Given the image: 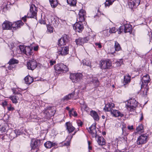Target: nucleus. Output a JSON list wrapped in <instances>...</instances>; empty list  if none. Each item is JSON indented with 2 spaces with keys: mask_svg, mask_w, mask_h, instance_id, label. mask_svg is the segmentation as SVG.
I'll return each instance as SVG.
<instances>
[{
  "mask_svg": "<svg viewBox=\"0 0 152 152\" xmlns=\"http://www.w3.org/2000/svg\"><path fill=\"white\" fill-rule=\"evenodd\" d=\"M61 64H58L55 66L54 68L56 72L58 73L62 72Z\"/></svg>",
  "mask_w": 152,
  "mask_h": 152,
  "instance_id": "2f4dec72",
  "label": "nucleus"
},
{
  "mask_svg": "<svg viewBox=\"0 0 152 152\" xmlns=\"http://www.w3.org/2000/svg\"><path fill=\"white\" fill-rule=\"evenodd\" d=\"M114 107V104L113 103H109L105 105V107L104 108V109L106 111H110L111 112V111L113 110L112 108Z\"/></svg>",
  "mask_w": 152,
  "mask_h": 152,
  "instance_id": "4be33fe9",
  "label": "nucleus"
},
{
  "mask_svg": "<svg viewBox=\"0 0 152 152\" xmlns=\"http://www.w3.org/2000/svg\"><path fill=\"white\" fill-rule=\"evenodd\" d=\"M70 145L69 141H67L66 142L64 143V145L66 146H68Z\"/></svg>",
  "mask_w": 152,
  "mask_h": 152,
  "instance_id": "4d7b16f0",
  "label": "nucleus"
},
{
  "mask_svg": "<svg viewBox=\"0 0 152 152\" xmlns=\"http://www.w3.org/2000/svg\"><path fill=\"white\" fill-rule=\"evenodd\" d=\"M91 115L93 118L94 120L98 121L99 119V116L97 113L93 110H92L90 112Z\"/></svg>",
  "mask_w": 152,
  "mask_h": 152,
  "instance_id": "cd10ccee",
  "label": "nucleus"
},
{
  "mask_svg": "<svg viewBox=\"0 0 152 152\" xmlns=\"http://www.w3.org/2000/svg\"><path fill=\"white\" fill-rule=\"evenodd\" d=\"M142 80V84H143V85H146L147 86L148 83L150 80L149 75L147 74L143 76Z\"/></svg>",
  "mask_w": 152,
  "mask_h": 152,
  "instance_id": "a211bd4d",
  "label": "nucleus"
},
{
  "mask_svg": "<svg viewBox=\"0 0 152 152\" xmlns=\"http://www.w3.org/2000/svg\"><path fill=\"white\" fill-rule=\"evenodd\" d=\"M61 66L62 72L64 71L66 72L68 71V68L66 65L61 63Z\"/></svg>",
  "mask_w": 152,
  "mask_h": 152,
  "instance_id": "ea45409f",
  "label": "nucleus"
},
{
  "mask_svg": "<svg viewBox=\"0 0 152 152\" xmlns=\"http://www.w3.org/2000/svg\"><path fill=\"white\" fill-rule=\"evenodd\" d=\"M19 48L21 52L24 54L25 51V49H26V47H24L23 46L20 45Z\"/></svg>",
  "mask_w": 152,
  "mask_h": 152,
  "instance_id": "c03bdc74",
  "label": "nucleus"
},
{
  "mask_svg": "<svg viewBox=\"0 0 152 152\" xmlns=\"http://www.w3.org/2000/svg\"><path fill=\"white\" fill-rule=\"evenodd\" d=\"M123 63L122 60H120L119 61H117L115 62V64L116 66H120Z\"/></svg>",
  "mask_w": 152,
  "mask_h": 152,
  "instance_id": "79ce46f5",
  "label": "nucleus"
},
{
  "mask_svg": "<svg viewBox=\"0 0 152 152\" xmlns=\"http://www.w3.org/2000/svg\"><path fill=\"white\" fill-rule=\"evenodd\" d=\"M86 12L83 10H80L79 13V17L77 18V20L81 22H83L85 20V17L86 16Z\"/></svg>",
  "mask_w": 152,
  "mask_h": 152,
  "instance_id": "4468645a",
  "label": "nucleus"
},
{
  "mask_svg": "<svg viewBox=\"0 0 152 152\" xmlns=\"http://www.w3.org/2000/svg\"><path fill=\"white\" fill-rule=\"evenodd\" d=\"M22 95L20 94H18L17 96H13L10 97V98L12 100V102L16 103L18 102L17 99L18 98H22Z\"/></svg>",
  "mask_w": 152,
  "mask_h": 152,
  "instance_id": "aec40b11",
  "label": "nucleus"
},
{
  "mask_svg": "<svg viewBox=\"0 0 152 152\" xmlns=\"http://www.w3.org/2000/svg\"><path fill=\"white\" fill-rule=\"evenodd\" d=\"M24 80L26 84H30L33 82L34 80L31 77L27 76L25 78Z\"/></svg>",
  "mask_w": 152,
  "mask_h": 152,
  "instance_id": "c85d7f7f",
  "label": "nucleus"
},
{
  "mask_svg": "<svg viewBox=\"0 0 152 152\" xmlns=\"http://www.w3.org/2000/svg\"><path fill=\"white\" fill-rule=\"evenodd\" d=\"M141 117L140 118V121H141V120H142L143 119V115H142V113L141 114Z\"/></svg>",
  "mask_w": 152,
  "mask_h": 152,
  "instance_id": "680f3d73",
  "label": "nucleus"
},
{
  "mask_svg": "<svg viewBox=\"0 0 152 152\" xmlns=\"http://www.w3.org/2000/svg\"><path fill=\"white\" fill-rule=\"evenodd\" d=\"M25 51L24 54H26L27 56L30 55H31L32 51V49L29 46L26 47V49H25Z\"/></svg>",
  "mask_w": 152,
  "mask_h": 152,
  "instance_id": "7c9ffc66",
  "label": "nucleus"
},
{
  "mask_svg": "<svg viewBox=\"0 0 152 152\" xmlns=\"http://www.w3.org/2000/svg\"><path fill=\"white\" fill-rule=\"evenodd\" d=\"M77 123L78 125L79 126H82L83 124L82 122L80 120H79L77 121Z\"/></svg>",
  "mask_w": 152,
  "mask_h": 152,
  "instance_id": "8fccbe9b",
  "label": "nucleus"
},
{
  "mask_svg": "<svg viewBox=\"0 0 152 152\" xmlns=\"http://www.w3.org/2000/svg\"><path fill=\"white\" fill-rule=\"evenodd\" d=\"M17 131L16 130H14L13 132L12 133V134H13V133H14L15 134H16V132Z\"/></svg>",
  "mask_w": 152,
  "mask_h": 152,
  "instance_id": "338daca9",
  "label": "nucleus"
},
{
  "mask_svg": "<svg viewBox=\"0 0 152 152\" xmlns=\"http://www.w3.org/2000/svg\"><path fill=\"white\" fill-rule=\"evenodd\" d=\"M115 0H106V1L104 3L105 6H109L112 4L113 3Z\"/></svg>",
  "mask_w": 152,
  "mask_h": 152,
  "instance_id": "58836bf2",
  "label": "nucleus"
},
{
  "mask_svg": "<svg viewBox=\"0 0 152 152\" xmlns=\"http://www.w3.org/2000/svg\"><path fill=\"white\" fill-rule=\"evenodd\" d=\"M50 4L52 7L55 8L58 4L57 0H49Z\"/></svg>",
  "mask_w": 152,
  "mask_h": 152,
  "instance_id": "f704fd0d",
  "label": "nucleus"
},
{
  "mask_svg": "<svg viewBox=\"0 0 152 152\" xmlns=\"http://www.w3.org/2000/svg\"><path fill=\"white\" fill-rule=\"evenodd\" d=\"M118 34H120L123 31L125 33L132 32V27L130 25L126 24L120 26L117 30Z\"/></svg>",
  "mask_w": 152,
  "mask_h": 152,
  "instance_id": "39448f33",
  "label": "nucleus"
},
{
  "mask_svg": "<svg viewBox=\"0 0 152 152\" xmlns=\"http://www.w3.org/2000/svg\"><path fill=\"white\" fill-rule=\"evenodd\" d=\"M137 102L134 99H131L128 100L127 109L131 111H133L137 106Z\"/></svg>",
  "mask_w": 152,
  "mask_h": 152,
  "instance_id": "7ed1b4c3",
  "label": "nucleus"
},
{
  "mask_svg": "<svg viewBox=\"0 0 152 152\" xmlns=\"http://www.w3.org/2000/svg\"><path fill=\"white\" fill-rule=\"evenodd\" d=\"M88 145H90L91 144V142L89 141H88Z\"/></svg>",
  "mask_w": 152,
  "mask_h": 152,
  "instance_id": "774afa93",
  "label": "nucleus"
},
{
  "mask_svg": "<svg viewBox=\"0 0 152 152\" xmlns=\"http://www.w3.org/2000/svg\"><path fill=\"white\" fill-rule=\"evenodd\" d=\"M83 65L91 67V62L89 60H83Z\"/></svg>",
  "mask_w": 152,
  "mask_h": 152,
  "instance_id": "4c0bfd02",
  "label": "nucleus"
},
{
  "mask_svg": "<svg viewBox=\"0 0 152 152\" xmlns=\"http://www.w3.org/2000/svg\"><path fill=\"white\" fill-rule=\"evenodd\" d=\"M7 104V102L6 101H4L2 103V105L3 106L5 107L6 106Z\"/></svg>",
  "mask_w": 152,
  "mask_h": 152,
  "instance_id": "5fc2aeb1",
  "label": "nucleus"
},
{
  "mask_svg": "<svg viewBox=\"0 0 152 152\" xmlns=\"http://www.w3.org/2000/svg\"><path fill=\"white\" fill-rule=\"evenodd\" d=\"M115 50L116 51H119L121 49L120 45L117 41L115 42Z\"/></svg>",
  "mask_w": 152,
  "mask_h": 152,
  "instance_id": "e433bc0d",
  "label": "nucleus"
},
{
  "mask_svg": "<svg viewBox=\"0 0 152 152\" xmlns=\"http://www.w3.org/2000/svg\"><path fill=\"white\" fill-rule=\"evenodd\" d=\"M143 129V127L142 124H140L137 127L136 129L137 132L142 131Z\"/></svg>",
  "mask_w": 152,
  "mask_h": 152,
  "instance_id": "37998d69",
  "label": "nucleus"
},
{
  "mask_svg": "<svg viewBox=\"0 0 152 152\" xmlns=\"http://www.w3.org/2000/svg\"><path fill=\"white\" fill-rule=\"evenodd\" d=\"M12 91L13 92V94H15V88H12Z\"/></svg>",
  "mask_w": 152,
  "mask_h": 152,
  "instance_id": "052dcab7",
  "label": "nucleus"
},
{
  "mask_svg": "<svg viewBox=\"0 0 152 152\" xmlns=\"http://www.w3.org/2000/svg\"><path fill=\"white\" fill-rule=\"evenodd\" d=\"M95 45H96V46H98V47L99 48H101L102 47V46L100 44V43H95Z\"/></svg>",
  "mask_w": 152,
  "mask_h": 152,
  "instance_id": "864d4df0",
  "label": "nucleus"
},
{
  "mask_svg": "<svg viewBox=\"0 0 152 152\" xmlns=\"http://www.w3.org/2000/svg\"><path fill=\"white\" fill-rule=\"evenodd\" d=\"M73 110V108H72L71 110H69V115L70 117H71L72 115L74 116L75 117L77 116V114L76 111H74L73 112V113H72V111Z\"/></svg>",
  "mask_w": 152,
  "mask_h": 152,
  "instance_id": "a19ab883",
  "label": "nucleus"
},
{
  "mask_svg": "<svg viewBox=\"0 0 152 152\" xmlns=\"http://www.w3.org/2000/svg\"><path fill=\"white\" fill-rule=\"evenodd\" d=\"M88 132L91 135L92 137H96L97 136V131L96 129L95 124H93L88 129Z\"/></svg>",
  "mask_w": 152,
  "mask_h": 152,
  "instance_id": "9d476101",
  "label": "nucleus"
},
{
  "mask_svg": "<svg viewBox=\"0 0 152 152\" xmlns=\"http://www.w3.org/2000/svg\"><path fill=\"white\" fill-rule=\"evenodd\" d=\"M148 136L146 134L141 135L137 138L136 143L138 145H142L146 143L148 140Z\"/></svg>",
  "mask_w": 152,
  "mask_h": 152,
  "instance_id": "423d86ee",
  "label": "nucleus"
},
{
  "mask_svg": "<svg viewBox=\"0 0 152 152\" xmlns=\"http://www.w3.org/2000/svg\"><path fill=\"white\" fill-rule=\"evenodd\" d=\"M116 32L115 28V27H113L110 28L109 32L111 33H115Z\"/></svg>",
  "mask_w": 152,
  "mask_h": 152,
  "instance_id": "49530a36",
  "label": "nucleus"
},
{
  "mask_svg": "<svg viewBox=\"0 0 152 152\" xmlns=\"http://www.w3.org/2000/svg\"><path fill=\"white\" fill-rule=\"evenodd\" d=\"M128 129L129 130L132 129H133V126H129L128 127Z\"/></svg>",
  "mask_w": 152,
  "mask_h": 152,
  "instance_id": "13d9d810",
  "label": "nucleus"
},
{
  "mask_svg": "<svg viewBox=\"0 0 152 152\" xmlns=\"http://www.w3.org/2000/svg\"><path fill=\"white\" fill-rule=\"evenodd\" d=\"M19 62V61L15 58H12L10 59L8 62L9 66H8V68L9 69H11L12 68L11 67V65L12 64H18Z\"/></svg>",
  "mask_w": 152,
  "mask_h": 152,
  "instance_id": "b1692460",
  "label": "nucleus"
},
{
  "mask_svg": "<svg viewBox=\"0 0 152 152\" xmlns=\"http://www.w3.org/2000/svg\"><path fill=\"white\" fill-rule=\"evenodd\" d=\"M68 37L67 35L66 34H64L62 37L59 39L58 42V45L59 46L65 45L69 41Z\"/></svg>",
  "mask_w": 152,
  "mask_h": 152,
  "instance_id": "f8f14e48",
  "label": "nucleus"
},
{
  "mask_svg": "<svg viewBox=\"0 0 152 152\" xmlns=\"http://www.w3.org/2000/svg\"><path fill=\"white\" fill-rule=\"evenodd\" d=\"M99 66L100 68L102 69H109L112 67V63L108 59L105 60H101L100 62Z\"/></svg>",
  "mask_w": 152,
  "mask_h": 152,
  "instance_id": "f257e3e1",
  "label": "nucleus"
},
{
  "mask_svg": "<svg viewBox=\"0 0 152 152\" xmlns=\"http://www.w3.org/2000/svg\"><path fill=\"white\" fill-rule=\"evenodd\" d=\"M66 129L69 133L72 132L75 129L74 127L73 126L70 122H67L66 124Z\"/></svg>",
  "mask_w": 152,
  "mask_h": 152,
  "instance_id": "393cba45",
  "label": "nucleus"
},
{
  "mask_svg": "<svg viewBox=\"0 0 152 152\" xmlns=\"http://www.w3.org/2000/svg\"><path fill=\"white\" fill-rule=\"evenodd\" d=\"M110 113L113 116L115 117H118L119 116L122 117L123 116V114H121L117 110H113Z\"/></svg>",
  "mask_w": 152,
  "mask_h": 152,
  "instance_id": "5701e85b",
  "label": "nucleus"
},
{
  "mask_svg": "<svg viewBox=\"0 0 152 152\" xmlns=\"http://www.w3.org/2000/svg\"><path fill=\"white\" fill-rule=\"evenodd\" d=\"M140 0H134L132 2L129 3V4L131 5V7H133L138 6L140 3Z\"/></svg>",
  "mask_w": 152,
  "mask_h": 152,
  "instance_id": "bb28decb",
  "label": "nucleus"
},
{
  "mask_svg": "<svg viewBox=\"0 0 152 152\" xmlns=\"http://www.w3.org/2000/svg\"><path fill=\"white\" fill-rule=\"evenodd\" d=\"M131 77L129 75H126L124 76V80L123 83L124 85L130 83Z\"/></svg>",
  "mask_w": 152,
  "mask_h": 152,
  "instance_id": "a878e982",
  "label": "nucleus"
},
{
  "mask_svg": "<svg viewBox=\"0 0 152 152\" xmlns=\"http://www.w3.org/2000/svg\"><path fill=\"white\" fill-rule=\"evenodd\" d=\"M38 49V46H37L34 47V49L35 51H37Z\"/></svg>",
  "mask_w": 152,
  "mask_h": 152,
  "instance_id": "bf43d9fd",
  "label": "nucleus"
},
{
  "mask_svg": "<svg viewBox=\"0 0 152 152\" xmlns=\"http://www.w3.org/2000/svg\"><path fill=\"white\" fill-rule=\"evenodd\" d=\"M7 108L9 111L13 110L14 109L13 107H8Z\"/></svg>",
  "mask_w": 152,
  "mask_h": 152,
  "instance_id": "6e6d98bb",
  "label": "nucleus"
},
{
  "mask_svg": "<svg viewBox=\"0 0 152 152\" xmlns=\"http://www.w3.org/2000/svg\"><path fill=\"white\" fill-rule=\"evenodd\" d=\"M11 23L7 21H5L2 25L3 28L4 30L11 29Z\"/></svg>",
  "mask_w": 152,
  "mask_h": 152,
  "instance_id": "412c9836",
  "label": "nucleus"
},
{
  "mask_svg": "<svg viewBox=\"0 0 152 152\" xmlns=\"http://www.w3.org/2000/svg\"><path fill=\"white\" fill-rule=\"evenodd\" d=\"M81 105V107L83 109H86L87 107V106L86 104H84V102H83V103H80Z\"/></svg>",
  "mask_w": 152,
  "mask_h": 152,
  "instance_id": "09e8293b",
  "label": "nucleus"
},
{
  "mask_svg": "<svg viewBox=\"0 0 152 152\" xmlns=\"http://www.w3.org/2000/svg\"><path fill=\"white\" fill-rule=\"evenodd\" d=\"M58 53L59 54L65 56L69 53V48L68 46L59 47L58 49Z\"/></svg>",
  "mask_w": 152,
  "mask_h": 152,
  "instance_id": "1a4fd4ad",
  "label": "nucleus"
},
{
  "mask_svg": "<svg viewBox=\"0 0 152 152\" xmlns=\"http://www.w3.org/2000/svg\"><path fill=\"white\" fill-rule=\"evenodd\" d=\"M55 143H53L50 141H47L44 144V145L47 148H50L54 146Z\"/></svg>",
  "mask_w": 152,
  "mask_h": 152,
  "instance_id": "473e14b6",
  "label": "nucleus"
},
{
  "mask_svg": "<svg viewBox=\"0 0 152 152\" xmlns=\"http://www.w3.org/2000/svg\"><path fill=\"white\" fill-rule=\"evenodd\" d=\"M67 3L68 4L72 6L76 5V1L75 0H67Z\"/></svg>",
  "mask_w": 152,
  "mask_h": 152,
  "instance_id": "c9c22d12",
  "label": "nucleus"
},
{
  "mask_svg": "<svg viewBox=\"0 0 152 152\" xmlns=\"http://www.w3.org/2000/svg\"><path fill=\"white\" fill-rule=\"evenodd\" d=\"M87 77L88 79H89L88 81L92 82L95 86L97 87L99 85V82L97 78H93L92 76L89 77V76H87Z\"/></svg>",
  "mask_w": 152,
  "mask_h": 152,
  "instance_id": "f3484780",
  "label": "nucleus"
},
{
  "mask_svg": "<svg viewBox=\"0 0 152 152\" xmlns=\"http://www.w3.org/2000/svg\"><path fill=\"white\" fill-rule=\"evenodd\" d=\"M27 17V16L25 15L24 17H23L22 18V20H23V21L25 22L26 21V18Z\"/></svg>",
  "mask_w": 152,
  "mask_h": 152,
  "instance_id": "603ef678",
  "label": "nucleus"
},
{
  "mask_svg": "<svg viewBox=\"0 0 152 152\" xmlns=\"http://www.w3.org/2000/svg\"><path fill=\"white\" fill-rule=\"evenodd\" d=\"M66 109L68 110H69V108L68 107H66Z\"/></svg>",
  "mask_w": 152,
  "mask_h": 152,
  "instance_id": "69168bd1",
  "label": "nucleus"
},
{
  "mask_svg": "<svg viewBox=\"0 0 152 152\" xmlns=\"http://www.w3.org/2000/svg\"><path fill=\"white\" fill-rule=\"evenodd\" d=\"M150 42L152 43V33H151V37L150 39Z\"/></svg>",
  "mask_w": 152,
  "mask_h": 152,
  "instance_id": "e2e57ef3",
  "label": "nucleus"
},
{
  "mask_svg": "<svg viewBox=\"0 0 152 152\" xmlns=\"http://www.w3.org/2000/svg\"><path fill=\"white\" fill-rule=\"evenodd\" d=\"M148 89V88L147 86H146V85H143V84H142L141 86V93L143 96H145L147 95Z\"/></svg>",
  "mask_w": 152,
  "mask_h": 152,
  "instance_id": "dca6fc26",
  "label": "nucleus"
},
{
  "mask_svg": "<svg viewBox=\"0 0 152 152\" xmlns=\"http://www.w3.org/2000/svg\"><path fill=\"white\" fill-rule=\"evenodd\" d=\"M40 143V141L38 140H35L34 139L32 140L30 144L31 149L34 150L38 148Z\"/></svg>",
  "mask_w": 152,
  "mask_h": 152,
  "instance_id": "ddd939ff",
  "label": "nucleus"
},
{
  "mask_svg": "<svg viewBox=\"0 0 152 152\" xmlns=\"http://www.w3.org/2000/svg\"><path fill=\"white\" fill-rule=\"evenodd\" d=\"M47 31L50 33L52 32H53V29L52 27L51 26H48V27Z\"/></svg>",
  "mask_w": 152,
  "mask_h": 152,
  "instance_id": "de8ad7c7",
  "label": "nucleus"
},
{
  "mask_svg": "<svg viewBox=\"0 0 152 152\" xmlns=\"http://www.w3.org/2000/svg\"><path fill=\"white\" fill-rule=\"evenodd\" d=\"M37 66V61L34 60L29 61L27 63V67L29 69L33 70Z\"/></svg>",
  "mask_w": 152,
  "mask_h": 152,
  "instance_id": "9b49d317",
  "label": "nucleus"
},
{
  "mask_svg": "<svg viewBox=\"0 0 152 152\" xmlns=\"http://www.w3.org/2000/svg\"><path fill=\"white\" fill-rule=\"evenodd\" d=\"M75 94V93L72 92L69 94L68 95L65 96L63 98L64 100H68L73 98Z\"/></svg>",
  "mask_w": 152,
  "mask_h": 152,
  "instance_id": "72a5a7b5",
  "label": "nucleus"
},
{
  "mask_svg": "<svg viewBox=\"0 0 152 152\" xmlns=\"http://www.w3.org/2000/svg\"><path fill=\"white\" fill-rule=\"evenodd\" d=\"M82 22L79 21V22L75 24L73 26L74 29L79 32H81L84 28Z\"/></svg>",
  "mask_w": 152,
  "mask_h": 152,
  "instance_id": "6e6552de",
  "label": "nucleus"
},
{
  "mask_svg": "<svg viewBox=\"0 0 152 152\" xmlns=\"http://www.w3.org/2000/svg\"><path fill=\"white\" fill-rule=\"evenodd\" d=\"M103 33L104 35V36H109L110 35V34L109 33V32H108V30H105L103 31Z\"/></svg>",
  "mask_w": 152,
  "mask_h": 152,
  "instance_id": "a18cd8bd",
  "label": "nucleus"
},
{
  "mask_svg": "<svg viewBox=\"0 0 152 152\" xmlns=\"http://www.w3.org/2000/svg\"><path fill=\"white\" fill-rule=\"evenodd\" d=\"M37 8L34 4H32L30 6V11L27 14L28 18H36Z\"/></svg>",
  "mask_w": 152,
  "mask_h": 152,
  "instance_id": "20e7f679",
  "label": "nucleus"
},
{
  "mask_svg": "<svg viewBox=\"0 0 152 152\" xmlns=\"http://www.w3.org/2000/svg\"><path fill=\"white\" fill-rule=\"evenodd\" d=\"M55 110L53 107H50L45 110L44 112L47 118H50L53 116L55 113Z\"/></svg>",
  "mask_w": 152,
  "mask_h": 152,
  "instance_id": "0eeeda50",
  "label": "nucleus"
},
{
  "mask_svg": "<svg viewBox=\"0 0 152 152\" xmlns=\"http://www.w3.org/2000/svg\"><path fill=\"white\" fill-rule=\"evenodd\" d=\"M97 142L99 145H104L105 144V140L102 137H98Z\"/></svg>",
  "mask_w": 152,
  "mask_h": 152,
  "instance_id": "c756f323",
  "label": "nucleus"
},
{
  "mask_svg": "<svg viewBox=\"0 0 152 152\" xmlns=\"http://www.w3.org/2000/svg\"><path fill=\"white\" fill-rule=\"evenodd\" d=\"M88 149L89 150H91V149H92L91 147L90 146V145H88Z\"/></svg>",
  "mask_w": 152,
  "mask_h": 152,
  "instance_id": "0e129e2a",
  "label": "nucleus"
},
{
  "mask_svg": "<svg viewBox=\"0 0 152 152\" xmlns=\"http://www.w3.org/2000/svg\"><path fill=\"white\" fill-rule=\"evenodd\" d=\"M83 77L81 73H75L70 74L69 78L72 82L74 83H77L80 82Z\"/></svg>",
  "mask_w": 152,
  "mask_h": 152,
  "instance_id": "f03ea898",
  "label": "nucleus"
},
{
  "mask_svg": "<svg viewBox=\"0 0 152 152\" xmlns=\"http://www.w3.org/2000/svg\"><path fill=\"white\" fill-rule=\"evenodd\" d=\"M89 40L88 37L84 38L79 37L75 40V42L77 45H82L87 42Z\"/></svg>",
  "mask_w": 152,
  "mask_h": 152,
  "instance_id": "2eb2a0df",
  "label": "nucleus"
},
{
  "mask_svg": "<svg viewBox=\"0 0 152 152\" xmlns=\"http://www.w3.org/2000/svg\"><path fill=\"white\" fill-rule=\"evenodd\" d=\"M56 63V61L55 60L52 61L50 60V66H52L54 64Z\"/></svg>",
  "mask_w": 152,
  "mask_h": 152,
  "instance_id": "3c124183",
  "label": "nucleus"
},
{
  "mask_svg": "<svg viewBox=\"0 0 152 152\" xmlns=\"http://www.w3.org/2000/svg\"><path fill=\"white\" fill-rule=\"evenodd\" d=\"M22 22L21 21L14 22L12 24L11 23V29H12V28L13 30H15L19 27H20L22 25Z\"/></svg>",
  "mask_w": 152,
  "mask_h": 152,
  "instance_id": "6ab92c4d",
  "label": "nucleus"
}]
</instances>
